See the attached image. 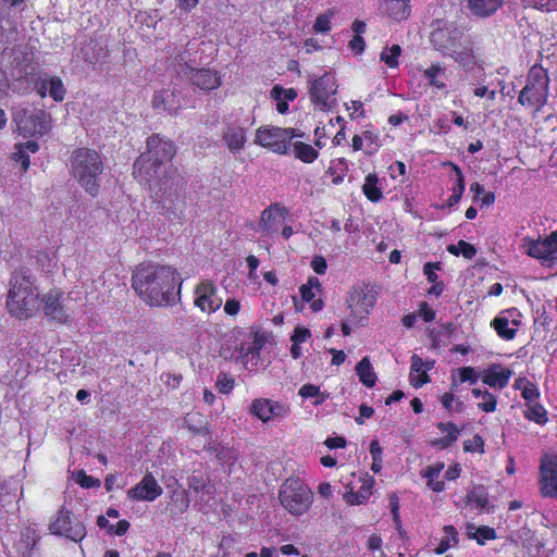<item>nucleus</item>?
Wrapping results in <instances>:
<instances>
[{
  "label": "nucleus",
  "mask_w": 557,
  "mask_h": 557,
  "mask_svg": "<svg viewBox=\"0 0 557 557\" xmlns=\"http://www.w3.org/2000/svg\"><path fill=\"white\" fill-rule=\"evenodd\" d=\"M182 280L177 270L154 262L139 263L132 274L136 295L151 307H165L175 302L181 293Z\"/></svg>",
  "instance_id": "f257e3e1"
},
{
  "label": "nucleus",
  "mask_w": 557,
  "mask_h": 557,
  "mask_svg": "<svg viewBox=\"0 0 557 557\" xmlns=\"http://www.w3.org/2000/svg\"><path fill=\"white\" fill-rule=\"evenodd\" d=\"M7 308L12 317L20 320L33 318L39 311L40 295L35 278L25 268L15 270L9 282Z\"/></svg>",
  "instance_id": "f03ea898"
},
{
  "label": "nucleus",
  "mask_w": 557,
  "mask_h": 557,
  "mask_svg": "<svg viewBox=\"0 0 557 557\" xmlns=\"http://www.w3.org/2000/svg\"><path fill=\"white\" fill-rule=\"evenodd\" d=\"M70 168L71 175L81 187L91 197H97L100 191L99 176L104 169L100 153L86 147L76 148L71 153Z\"/></svg>",
  "instance_id": "7ed1b4c3"
},
{
  "label": "nucleus",
  "mask_w": 557,
  "mask_h": 557,
  "mask_svg": "<svg viewBox=\"0 0 557 557\" xmlns=\"http://www.w3.org/2000/svg\"><path fill=\"white\" fill-rule=\"evenodd\" d=\"M549 84L547 70L535 63L528 71L525 85L518 96V103L534 114L541 112L548 100Z\"/></svg>",
  "instance_id": "20e7f679"
},
{
  "label": "nucleus",
  "mask_w": 557,
  "mask_h": 557,
  "mask_svg": "<svg viewBox=\"0 0 557 557\" xmlns=\"http://www.w3.org/2000/svg\"><path fill=\"white\" fill-rule=\"evenodd\" d=\"M278 499L289 513L301 516L309 510L313 500V493L300 478L293 475L281 485Z\"/></svg>",
  "instance_id": "39448f33"
},
{
  "label": "nucleus",
  "mask_w": 557,
  "mask_h": 557,
  "mask_svg": "<svg viewBox=\"0 0 557 557\" xmlns=\"http://www.w3.org/2000/svg\"><path fill=\"white\" fill-rule=\"evenodd\" d=\"M520 248L527 256L536 259L543 267L552 268L557 264V228L548 235L537 238L525 236L521 239Z\"/></svg>",
  "instance_id": "423d86ee"
},
{
  "label": "nucleus",
  "mask_w": 557,
  "mask_h": 557,
  "mask_svg": "<svg viewBox=\"0 0 557 557\" xmlns=\"http://www.w3.org/2000/svg\"><path fill=\"white\" fill-rule=\"evenodd\" d=\"M336 92V78L330 72H325L317 79H313L309 87L310 101L321 111H330L335 107Z\"/></svg>",
  "instance_id": "0eeeda50"
},
{
  "label": "nucleus",
  "mask_w": 557,
  "mask_h": 557,
  "mask_svg": "<svg viewBox=\"0 0 557 557\" xmlns=\"http://www.w3.org/2000/svg\"><path fill=\"white\" fill-rule=\"evenodd\" d=\"M65 301V293L60 288L53 287L41 295L39 310L42 311L48 321L66 325L71 322V314Z\"/></svg>",
  "instance_id": "6e6552de"
},
{
  "label": "nucleus",
  "mask_w": 557,
  "mask_h": 557,
  "mask_svg": "<svg viewBox=\"0 0 557 557\" xmlns=\"http://www.w3.org/2000/svg\"><path fill=\"white\" fill-rule=\"evenodd\" d=\"M48 529L51 534L64 536L75 543L82 542L87 534L85 524L64 507L58 510Z\"/></svg>",
  "instance_id": "1a4fd4ad"
},
{
  "label": "nucleus",
  "mask_w": 557,
  "mask_h": 557,
  "mask_svg": "<svg viewBox=\"0 0 557 557\" xmlns=\"http://www.w3.org/2000/svg\"><path fill=\"white\" fill-rule=\"evenodd\" d=\"M15 122L24 137L44 136L50 128L51 116L41 109H23L17 113Z\"/></svg>",
  "instance_id": "9d476101"
},
{
  "label": "nucleus",
  "mask_w": 557,
  "mask_h": 557,
  "mask_svg": "<svg viewBox=\"0 0 557 557\" xmlns=\"http://www.w3.org/2000/svg\"><path fill=\"white\" fill-rule=\"evenodd\" d=\"M160 201L175 206L177 201H185V182L176 168L170 165L164 174L158 178Z\"/></svg>",
  "instance_id": "9b49d317"
},
{
  "label": "nucleus",
  "mask_w": 557,
  "mask_h": 557,
  "mask_svg": "<svg viewBox=\"0 0 557 557\" xmlns=\"http://www.w3.org/2000/svg\"><path fill=\"white\" fill-rule=\"evenodd\" d=\"M347 306L355 319H366L376 302V295L367 284L354 285L348 293Z\"/></svg>",
  "instance_id": "f8f14e48"
},
{
  "label": "nucleus",
  "mask_w": 557,
  "mask_h": 557,
  "mask_svg": "<svg viewBox=\"0 0 557 557\" xmlns=\"http://www.w3.org/2000/svg\"><path fill=\"white\" fill-rule=\"evenodd\" d=\"M351 476L354 480L345 484L344 499L351 506L362 505L372 495L375 480L369 473H361L358 476L351 473Z\"/></svg>",
  "instance_id": "ddd939ff"
},
{
  "label": "nucleus",
  "mask_w": 557,
  "mask_h": 557,
  "mask_svg": "<svg viewBox=\"0 0 557 557\" xmlns=\"http://www.w3.org/2000/svg\"><path fill=\"white\" fill-rule=\"evenodd\" d=\"M465 33L461 27L446 26L434 29L430 35V42L433 48L445 55H448L463 41Z\"/></svg>",
  "instance_id": "4468645a"
},
{
  "label": "nucleus",
  "mask_w": 557,
  "mask_h": 557,
  "mask_svg": "<svg viewBox=\"0 0 557 557\" xmlns=\"http://www.w3.org/2000/svg\"><path fill=\"white\" fill-rule=\"evenodd\" d=\"M521 312L512 307L499 312V314L492 320L491 326L502 339L512 341L521 325Z\"/></svg>",
  "instance_id": "2eb2a0df"
},
{
  "label": "nucleus",
  "mask_w": 557,
  "mask_h": 557,
  "mask_svg": "<svg viewBox=\"0 0 557 557\" xmlns=\"http://www.w3.org/2000/svg\"><path fill=\"white\" fill-rule=\"evenodd\" d=\"M194 294V305L205 313H213L222 306V298L218 296V288L211 281L200 282Z\"/></svg>",
  "instance_id": "dca6fc26"
},
{
  "label": "nucleus",
  "mask_w": 557,
  "mask_h": 557,
  "mask_svg": "<svg viewBox=\"0 0 557 557\" xmlns=\"http://www.w3.org/2000/svg\"><path fill=\"white\" fill-rule=\"evenodd\" d=\"M289 411V407L286 404L270 398H256L249 408V413L262 422H268L275 418H284L288 416Z\"/></svg>",
  "instance_id": "f3484780"
},
{
  "label": "nucleus",
  "mask_w": 557,
  "mask_h": 557,
  "mask_svg": "<svg viewBox=\"0 0 557 557\" xmlns=\"http://www.w3.org/2000/svg\"><path fill=\"white\" fill-rule=\"evenodd\" d=\"M32 83L42 99L49 95L55 102H62L65 98L66 88L59 76L40 73Z\"/></svg>",
  "instance_id": "a211bd4d"
},
{
  "label": "nucleus",
  "mask_w": 557,
  "mask_h": 557,
  "mask_svg": "<svg viewBox=\"0 0 557 557\" xmlns=\"http://www.w3.org/2000/svg\"><path fill=\"white\" fill-rule=\"evenodd\" d=\"M255 144L264 147L277 154H286L288 146L284 140L282 127L261 126L256 132Z\"/></svg>",
  "instance_id": "6ab92c4d"
},
{
  "label": "nucleus",
  "mask_w": 557,
  "mask_h": 557,
  "mask_svg": "<svg viewBox=\"0 0 557 557\" xmlns=\"http://www.w3.org/2000/svg\"><path fill=\"white\" fill-rule=\"evenodd\" d=\"M267 342V336L261 331H255L248 333L240 345L237 347V360H239L245 367L249 362L259 358L260 351Z\"/></svg>",
  "instance_id": "aec40b11"
},
{
  "label": "nucleus",
  "mask_w": 557,
  "mask_h": 557,
  "mask_svg": "<svg viewBox=\"0 0 557 557\" xmlns=\"http://www.w3.org/2000/svg\"><path fill=\"white\" fill-rule=\"evenodd\" d=\"M541 492L544 496L557 498V455L545 456L540 466Z\"/></svg>",
  "instance_id": "412c9836"
},
{
  "label": "nucleus",
  "mask_w": 557,
  "mask_h": 557,
  "mask_svg": "<svg viewBox=\"0 0 557 557\" xmlns=\"http://www.w3.org/2000/svg\"><path fill=\"white\" fill-rule=\"evenodd\" d=\"M163 493L151 473H146L141 481L127 491V497L132 500L153 502Z\"/></svg>",
  "instance_id": "4be33fe9"
},
{
  "label": "nucleus",
  "mask_w": 557,
  "mask_h": 557,
  "mask_svg": "<svg viewBox=\"0 0 557 557\" xmlns=\"http://www.w3.org/2000/svg\"><path fill=\"white\" fill-rule=\"evenodd\" d=\"M154 160L163 165L171 162L176 154V147L173 141L164 140L160 135L154 134L147 139V151Z\"/></svg>",
  "instance_id": "5701e85b"
},
{
  "label": "nucleus",
  "mask_w": 557,
  "mask_h": 557,
  "mask_svg": "<svg viewBox=\"0 0 557 557\" xmlns=\"http://www.w3.org/2000/svg\"><path fill=\"white\" fill-rule=\"evenodd\" d=\"M161 166V163L148 153L144 152L135 160L133 164V174L140 184L150 185Z\"/></svg>",
  "instance_id": "b1692460"
},
{
  "label": "nucleus",
  "mask_w": 557,
  "mask_h": 557,
  "mask_svg": "<svg viewBox=\"0 0 557 557\" xmlns=\"http://www.w3.org/2000/svg\"><path fill=\"white\" fill-rule=\"evenodd\" d=\"M190 81L198 88L210 91L221 86V76L216 70L211 69H191Z\"/></svg>",
  "instance_id": "393cba45"
},
{
  "label": "nucleus",
  "mask_w": 557,
  "mask_h": 557,
  "mask_svg": "<svg viewBox=\"0 0 557 557\" xmlns=\"http://www.w3.org/2000/svg\"><path fill=\"white\" fill-rule=\"evenodd\" d=\"M287 214V208L281 206L278 202L271 203L261 212L259 227L265 233L277 232L278 220L284 219Z\"/></svg>",
  "instance_id": "a878e982"
},
{
  "label": "nucleus",
  "mask_w": 557,
  "mask_h": 557,
  "mask_svg": "<svg viewBox=\"0 0 557 557\" xmlns=\"http://www.w3.org/2000/svg\"><path fill=\"white\" fill-rule=\"evenodd\" d=\"M512 376V371L508 368H504L500 364H492L481 375V380L485 385L490 387L505 388Z\"/></svg>",
  "instance_id": "bb28decb"
},
{
  "label": "nucleus",
  "mask_w": 557,
  "mask_h": 557,
  "mask_svg": "<svg viewBox=\"0 0 557 557\" xmlns=\"http://www.w3.org/2000/svg\"><path fill=\"white\" fill-rule=\"evenodd\" d=\"M247 131L245 127L236 124H227L222 133V139L227 149L233 152H239L244 149L247 141Z\"/></svg>",
  "instance_id": "cd10ccee"
},
{
  "label": "nucleus",
  "mask_w": 557,
  "mask_h": 557,
  "mask_svg": "<svg viewBox=\"0 0 557 557\" xmlns=\"http://www.w3.org/2000/svg\"><path fill=\"white\" fill-rule=\"evenodd\" d=\"M437 430H440L442 433H445L444 436L433 438L430 441V445L433 448H436L438 450H444L449 448L453 444H455L460 435L461 429L457 426L456 423L451 421L447 422H437L436 423Z\"/></svg>",
  "instance_id": "c85d7f7f"
},
{
  "label": "nucleus",
  "mask_w": 557,
  "mask_h": 557,
  "mask_svg": "<svg viewBox=\"0 0 557 557\" xmlns=\"http://www.w3.org/2000/svg\"><path fill=\"white\" fill-rule=\"evenodd\" d=\"M313 289H317L320 294L322 292V285L317 276H309L307 283L300 286L299 292L302 301L309 302L313 312H319L323 309L324 301L320 297L315 298Z\"/></svg>",
  "instance_id": "c756f323"
},
{
  "label": "nucleus",
  "mask_w": 557,
  "mask_h": 557,
  "mask_svg": "<svg viewBox=\"0 0 557 557\" xmlns=\"http://www.w3.org/2000/svg\"><path fill=\"white\" fill-rule=\"evenodd\" d=\"M40 540L38 530L34 525H26L20 532V540L15 548L21 557H32V552Z\"/></svg>",
  "instance_id": "7c9ffc66"
},
{
  "label": "nucleus",
  "mask_w": 557,
  "mask_h": 557,
  "mask_svg": "<svg viewBox=\"0 0 557 557\" xmlns=\"http://www.w3.org/2000/svg\"><path fill=\"white\" fill-rule=\"evenodd\" d=\"M174 92L170 90L156 91L152 96L151 107L158 112H166L171 115L177 114L180 104H174Z\"/></svg>",
  "instance_id": "2f4dec72"
},
{
  "label": "nucleus",
  "mask_w": 557,
  "mask_h": 557,
  "mask_svg": "<svg viewBox=\"0 0 557 557\" xmlns=\"http://www.w3.org/2000/svg\"><path fill=\"white\" fill-rule=\"evenodd\" d=\"M448 57L453 58L465 70H472L476 64L473 47L469 40H463Z\"/></svg>",
  "instance_id": "473e14b6"
},
{
  "label": "nucleus",
  "mask_w": 557,
  "mask_h": 557,
  "mask_svg": "<svg viewBox=\"0 0 557 557\" xmlns=\"http://www.w3.org/2000/svg\"><path fill=\"white\" fill-rule=\"evenodd\" d=\"M411 366H410V374L409 380L410 384L414 388H420L424 384L429 383L431 381L430 375L428 374V371L424 370V360L417 354H413L410 358Z\"/></svg>",
  "instance_id": "72a5a7b5"
},
{
  "label": "nucleus",
  "mask_w": 557,
  "mask_h": 557,
  "mask_svg": "<svg viewBox=\"0 0 557 557\" xmlns=\"http://www.w3.org/2000/svg\"><path fill=\"white\" fill-rule=\"evenodd\" d=\"M385 11L396 22L407 20L411 14L410 0H385Z\"/></svg>",
  "instance_id": "f704fd0d"
},
{
  "label": "nucleus",
  "mask_w": 557,
  "mask_h": 557,
  "mask_svg": "<svg viewBox=\"0 0 557 557\" xmlns=\"http://www.w3.org/2000/svg\"><path fill=\"white\" fill-rule=\"evenodd\" d=\"M505 0H468L469 10L476 16L487 17L493 15Z\"/></svg>",
  "instance_id": "c9c22d12"
},
{
  "label": "nucleus",
  "mask_w": 557,
  "mask_h": 557,
  "mask_svg": "<svg viewBox=\"0 0 557 557\" xmlns=\"http://www.w3.org/2000/svg\"><path fill=\"white\" fill-rule=\"evenodd\" d=\"M292 150L294 157L307 164L313 163L320 156V152L318 149H315L312 145L295 140L292 145Z\"/></svg>",
  "instance_id": "e433bc0d"
},
{
  "label": "nucleus",
  "mask_w": 557,
  "mask_h": 557,
  "mask_svg": "<svg viewBox=\"0 0 557 557\" xmlns=\"http://www.w3.org/2000/svg\"><path fill=\"white\" fill-rule=\"evenodd\" d=\"M184 426L195 435L208 436L210 434L208 421L200 412H190L184 418Z\"/></svg>",
  "instance_id": "4c0bfd02"
},
{
  "label": "nucleus",
  "mask_w": 557,
  "mask_h": 557,
  "mask_svg": "<svg viewBox=\"0 0 557 557\" xmlns=\"http://www.w3.org/2000/svg\"><path fill=\"white\" fill-rule=\"evenodd\" d=\"M362 193L366 196V198L371 202L376 203L382 200L383 191L376 173H369L364 177Z\"/></svg>",
  "instance_id": "58836bf2"
},
{
  "label": "nucleus",
  "mask_w": 557,
  "mask_h": 557,
  "mask_svg": "<svg viewBox=\"0 0 557 557\" xmlns=\"http://www.w3.org/2000/svg\"><path fill=\"white\" fill-rule=\"evenodd\" d=\"M451 165H453V170H454V172L456 174V180H455L454 185L450 188L451 195L447 199L446 205L444 206V207H447V208H453L456 205H458L459 201L461 200L462 195H463L465 189H466L465 177H463L461 169L457 164L453 163Z\"/></svg>",
  "instance_id": "ea45409f"
},
{
  "label": "nucleus",
  "mask_w": 557,
  "mask_h": 557,
  "mask_svg": "<svg viewBox=\"0 0 557 557\" xmlns=\"http://www.w3.org/2000/svg\"><path fill=\"white\" fill-rule=\"evenodd\" d=\"M467 536L470 540H474L481 546L485 545L487 541L497 539L494 528L487 525L474 528V525L470 523L467 524Z\"/></svg>",
  "instance_id": "a19ab883"
},
{
  "label": "nucleus",
  "mask_w": 557,
  "mask_h": 557,
  "mask_svg": "<svg viewBox=\"0 0 557 557\" xmlns=\"http://www.w3.org/2000/svg\"><path fill=\"white\" fill-rule=\"evenodd\" d=\"M356 373L359 381L368 388H371L376 383V374L371 366L369 357H363L356 366Z\"/></svg>",
  "instance_id": "79ce46f5"
},
{
  "label": "nucleus",
  "mask_w": 557,
  "mask_h": 557,
  "mask_svg": "<svg viewBox=\"0 0 557 557\" xmlns=\"http://www.w3.org/2000/svg\"><path fill=\"white\" fill-rule=\"evenodd\" d=\"M446 69L440 63H432L423 72V77L428 81V85L438 90L446 89V83L441 79V76L445 75Z\"/></svg>",
  "instance_id": "37998d69"
},
{
  "label": "nucleus",
  "mask_w": 557,
  "mask_h": 557,
  "mask_svg": "<svg viewBox=\"0 0 557 557\" xmlns=\"http://www.w3.org/2000/svg\"><path fill=\"white\" fill-rule=\"evenodd\" d=\"M349 170L348 161L345 158H337L331 161L326 174L331 176L334 185H339Z\"/></svg>",
  "instance_id": "c03bdc74"
},
{
  "label": "nucleus",
  "mask_w": 557,
  "mask_h": 557,
  "mask_svg": "<svg viewBox=\"0 0 557 557\" xmlns=\"http://www.w3.org/2000/svg\"><path fill=\"white\" fill-rule=\"evenodd\" d=\"M467 500L480 510L487 509L490 504L488 493L483 485L473 486L467 494Z\"/></svg>",
  "instance_id": "a18cd8bd"
},
{
  "label": "nucleus",
  "mask_w": 557,
  "mask_h": 557,
  "mask_svg": "<svg viewBox=\"0 0 557 557\" xmlns=\"http://www.w3.org/2000/svg\"><path fill=\"white\" fill-rule=\"evenodd\" d=\"M401 47L397 44L391 47H384L380 54V61L389 69H397L399 66V57L401 55Z\"/></svg>",
  "instance_id": "49530a36"
},
{
  "label": "nucleus",
  "mask_w": 557,
  "mask_h": 557,
  "mask_svg": "<svg viewBox=\"0 0 557 557\" xmlns=\"http://www.w3.org/2000/svg\"><path fill=\"white\" fill-rule=\"evenodd\" d=\"M447 251L455 256H462L467 260H471L475 257L478 250L474 245L460 239L457 244H450L447 246Z\"/></svg>",
  "instance_id": "de8ad7c7"
},
{
  "label": "nucleus",
  "mask_w": 557,
  "mask_h": 557,
  "mask_svg": "<svg viewBox=\"0 0 557 557\" xmlns=\"http://www.w3.org/2000/svg\"><path fill=\"white\" fill-rule=\"evenodd\" d=\"M524 418L540 425H543L548 421L546 409L537 401L533 404H527Z\"/></svg>",
  "instance_id": "09e8293b"
},
{
  "label": "nucleus",
  "mask_w": 557,
  "mask_h": 557,
  "mask_svg": "<svg viewBox=\"0 0 557 557\" xmlns=\"http://www.w3.org/2000/svg\"><path fill=\"white\" fill-rule=\"evenodd\" d=\"M334 16L333 10L319 14L313 23L312 30L315 34H327L331 30V21Z\"/></svg>",
  "instance_id": "8fccbe9b"
},
{
  "label": "nucleus",
  "mask_w": 557,
  "mask_h": 557,
  "mask_svg": "<svg viewBox=\"0 0 557 557\" xmlns=\"http://www.w3.org/2000/svg\"><path fill=\"white\" fill-rule=\"evenodd\" d=\"M235 386V380L224 372H220L216 377L215 387L221 394H230Z\"/></svg>",
  "instance_id": "3c124183"
},
{
  "label": "nucleus",
  "mask_w": 557,
  "mask_h": 557,
  "mask_svg": "<svg viewBox=\"0 0 557 557\" xmlns=\"http://www.w3.org/2000/svg\"><path fill=\"white\" fill-rule=\"evenodd\" d=\"M363 133V141L366 145V154L372 156L379 151L380 143H379V136L369 129H366Z\"/></svg>",
  "instance_id": "603ef678"
},
{
  "label": "nucleus",
  "mask_w": 557,
  "mask_h": 557,
  "mask_svg": "<svg viewBox=\"0 0 557 557\" xmlns=\"http://www.w3.org/2000/svg\"><path fill=\"white\" fill-rule=\"evenodd\" d=\"M75 481L83 488L99 487L101 484L99 479L87 474L84 470H79L76 472Z\"/></svg>",
  "instance_id": "864d4df0"
},
{
  "label": "nucleus",
  "mask_w": 557,
  "mask_h": 557,
  "mask_svg": "<svg viewBox=\"0 0 557 557\" xmlns=\"http://www.w3.org/2000/svg\"><path fill=\"white\" fill-rule=\"evenodd\" d=\"M462 448L466 453H484V440L481 435L475 434L472 438L467 440L462 444Z\"/></svg>",
  "instance_id": "5fc2aeb1"
},
{
  "label": "nucleus",
  "mask_w": 557,
  "mask_h": 557,
  "mask_svg": "<svg viewBox=\"0 0 557 557\" xmlns=\"http://www.w3.org/2000/svg\"><path fill=\"white\" fill-rule=\"evenodd\" d=\"M478 407L483 412H494L497 407V398L494 394L490 393L487 389L484 391V398L481 403L478 404Z\"/></svg>",
  "instance_id": "6e6d98bb"
},
{
  "label": "nucleus",
  "mask_w": 557,
  "mask_h": 557,
  "mask_svg": "<svg viewBox=\"0 0 557 557\" xmlns=\"http://www.w3.org/2000/svg\"><path fill=\"white\" fill-rule=\"evenodd\" d=\"M459 383L475 384L479 380V374L473 367H461L458 369Z\"/></svg>",
  "instance_id": "4d7b16f0"
},
{
  "label": "nucleus",
  "mask_w": 557,
  "mask_h": 557,
  "mask_svg": "<svg viewBox=\"0 0 557 557\" xmlns=\"http://www.w3.org/2000/svg\"><path fill=\"white\" fill-rule=\"evenodd\" d=\"M12 159L21 162V168L23 172H26L29 169L30 159L28 153L23 149L22 146H18L17 144L14 145Z\"/></svg>",
  "instance_id": "13d9d810"
},
{
  "label": "nucleus",
  "mask_w": 557,
  "mask_h": 557,
  "mask_svg": "<svg viewBox=\"0 0 557 557\" xmlns=\"http://www.w3.org/2000/svg\"><path fill=\"white\" fill-rule=\"evenodd\" d=\"M282 96L287 102L294 101L297 98V91L294 88H283L280 85H274L271 90L272 98H278Z\"/></svg>",
  "instance_id": "bf43d9fd"
},
{
  "label": "nucleus",
  "mask_w": 557,
  "mask_h": 557,
  "mask_svg": "<svg viewBox=\"0 0 557 557\" xmlns=\"http://www.w3.org/2000/svg\"><path fill=\"white\" fill-rule=\"evenodd\" d=\"M521 395L527 400V404L536 403L540 398L537 386L531 382H525V385L522 387Z\"/></svg>",
  "instance_id": "052dcab7"
},
{
  "label": "nucleus",
  "mask_w": 557,
  "mask_h": 557,
  "mask_svg": "<svg viewBox=\"0 0 557 557\" xmlns=\"http://www.w3.org/2000/svg\"><path fill=\"white\" fill-rule=\"evenodd\" d=\"M445 463L443 461H436L421 471L423 479L438 478L441 472L444 470Z\"/></svg>",
  "instance_id": "680f3d73"
},
{
  "label": "nucleus",
  "mask_w": 557,
  "mask_h": 557,
  "mask_svg": "<svg viewBox=\"0 0 557 557\" xmlns=\"http://www.w3.org/2000/svg\"><path fill=\"white\" fill-rule=\"evenodd\" d=\"M311 337V331L305 326H296L290 336L292 343L302 344Z\"/></svg>",
  "instance_id": "e2e57ef3"
},
{
  "label": "nucleus",
  "mask_w": 557,
  "mask_h": 557,
  "mask_svg": "<svg viewBox=\"0 0 557 557\" xmlns=\"http://www.w3.org/2000/svg\"><path fill=\"white\" fill-rule=\"evenodd\" d=\"M441 269V262H426L423 265V274L426 276V280L430 283H436L438 280V275L436 274V270Z\"/></svg>",
  "instance_id": "0e129e2a"
},
{
  "label": "nucleus",
  "mask_w": 557,
  "mask_h": 557,
  "mask_svg": "<svg viewBox=\"0 0 557 557\" xmlns=\"http://www.w3.org/2000/svg\"><path fill=\"white\" fill-rule=\"evenodd\" d=\"M320 392L321 391L318 385H314L312 383H306L299 388L298 395L302 398H312L315 396H320Z\"/></svg>",
  "instance_id": "69168bd1"
},
{
  "label": "nucleus",
  "mask_w": 557,
  "mask_h": 557,
  "mask_svg": "<svg viewBox=\"0 0 557 557\" xmlns=\"http://www.w3.org/2000/svg\"><path fill=\"white\" fill-rule=\"evenodd\" d=\"M419 315L424 322H432L436 317V312L429 306L428 302L422 301L419 305Z\"/></svg>",
  "instance_id": "338daca9"
},
{
  "label": "nucleus",
  "mask_w": 557,
  "mask_h": 557,
  "mask_svg": "<svg viewBox=\"0 0 557 557\" xmlns=\"http://www.w3.org/2000/svg\"><path fill=\"white\" fill-rule=\"evenodd\" d=\"M310 265H311L312 270L317 274H320V275L324 274L327 269L326 260L322 256H314L311 260Z\"/></svg>",
  "instance_id": "774afa93"
}]
</instances>
